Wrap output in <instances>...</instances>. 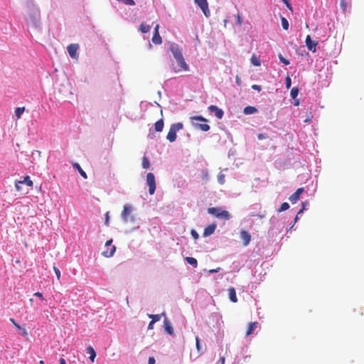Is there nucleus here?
Segmentation results:
<instances>
[{
	"label": "nucleus",
	"mask_w": 364,
	"mask_h": 364,
	"mask_svg": "<svg viewBox=\"0 0 364 364\" xmlns=\"http://www.w3.org/2000/svg\"><path fill=\"white\" fill-rule=\"evenodd\" d=\"M87 352L90 354L89 358H90V361L94 362L95 358L96 357V353H95L94 348L91 346H89L87 348Z\"/></svg>",
	"instance_id": "5701e85b"
},
{
	"label": "nucleus",
	"mask_w": 364,
	"mask_h": 364,
	"mask_svg": "<svg viewBox=\"0 0 364 364\" xmlns=\"http://www.w3.org/2000/svg\"><path fill=\"white\" fill-rule=\"evenodd\" d=\"M294 105H299V102H298V101H297V102H295Z\"/></svg>",
	"instance_id": "69168bd1"
},
{
	"label": "nucleus",
	"mask_w": 364,
	"mask_h": 364,
	"mask_svg": "<svg viewBox=\"0 0 364 364\" xmlns=\"http://www.w3.org/2000/svg\"><path fill=\"white\" fill-rule=\"evenodd\" d=\"M9 321L16 329L21 331L23 336H26L28 335L27 331L24 328H22L18 323H17L14 318H10Z\"/></svg>",
	"instance_id": "f3484780"
},
{
	"label": "nucleus",
	"mask_w": 364,
	"mask_h": 364,
	"mask_svg": "<svg viewBox=\"0 0 364 364\" xmlns=\"http://www.w3.org/2000/svg\"><path fill=\"white\" fill-rule=\"evenodd\" d=\"M18 183H26L29 187H32L33 185V181L30 179V177L28 176H25L23 181H18Z\"/></svg>",
	"instance_id": "bb28decb"
},
{
	"label": "nucleus",
	"mask_w": 364,
	"mask_h": 364,
	"mask_svg": "<svg viewBox=\"0 0 364 364\" xmlns=\"http://www.w3.org/2000/svg\"><path fill=\"white\" fill-rule=\"evenodd\" d=\"M79 49V45L77 43L70 44L67 47V50L72 58L77 59L78 58L77 50Z\"/></svg>",
	"instance_id": "423d86ee"
},
{
	"label": "nucleus",
	"mask_w": 364,
	"mask_h": 364,
	"mask_svg": "<svg viewBox=\"0 0 364 364\" xmlns=\"http://www.w3.org/2000/svg\"><path fill=\"white\" fill-rule=\"evenodd\" d=\"M285 83H286L287 88L289 89L291 87V80L289 75L286 77Z\"/></svg>",
	"instance_id": "58836bf2"
},
{
	"label": "nucleus",
	"mask_w": 364,
	"mask_h": 364,
	"mask_svg": "<svg viewBox=\"0 0 364 364\" xmlns=\"http://www.w3.org/2000/svg\"><path fill=\"white\" fill-rule=\"evenodd\" d=\"M297 219H298V217L296 216V217L295 218L294 222H296V221L297 220Z\"/></svg>",
	"instance_id": "338daca9"
},
{
	"label": "nucleus",
	"mask_w": 364,
	"mask_h": 364,
	"mask_svg": "<svg viewBox=\"0 0 364 364\" xmlns=\"http://www.w3.org/2000/svg\"><path fill=\"white\" fill-rule=\"evenodd\" d=\"M257 137L259 140H262L267 138V134H259Z\"/></svg>",
	"instance_id": "37998d69"
},
{
	"label": "nucleus",
	"mask_w": 364,
	"mask_h": 364,
	"mask_svg": "<svg viewBox=\"0 0 364 364\" xmlns=\"http://www.w3.org/2000/svg\"><path fill=\"white\" fill-rule=\"evenodd\" d=\"M298 94H299V89L297 87H293L291 90L290 95H291V97L292 99H295L298 96Z\"/></svg>",
	"instance_id": "2f4dec72"
},
{
	"label": "nucleus",
	"mask_w": 364,
	"mask_h": 364,
	"mask_svg": "<svg viewBox=\"0 0 364 364\" xmlns=\"http://www.w3.org/2000/svg\"><path fill=\"white\" fill-rule=\"evenodd\" d=\"M208 213L211 215H214L218 219L228 220L230 218V215L228 211L222 210L220 208H208Z\"/></svg>",
	"instance_id": "f03ea898"
},
{
	"label": "nucleus",
	"mask_w": 364,
	"mask_h": 364,
	"mask_svg": "<svg viewBox=\"0 0 364 364\" xmlns=\"http://www.w3.org/2000/svg\"><path fill=\"white\" fill-rule=\"evenodd\" d=\"M121 2L125 5H129V6L135 5V2L134 0H122Z\"/></svg>",
	"instance_id": "4c0bfd02"
},
{
	"label": "nucleus",
	"mask_w": 364,
	"mask_h": 364,
	"mask_svg": "<svg viewBox=\"0 0 364 364\" xmlns=\"http://www.w3.org/2000/svg\"><path fill=\"white\" fill-rule=\"evenodd\" d=\"M257 109L255 107L247 106L245 107L243 113L245 114H252L257 112Z\"/></svg>",
	"instance_id": "4be33fe9"
},
{
	"label": "nucleus",
	"mask_w": 364,
	"mask_h": 364,
	"mask_svg": "<svg viewBox=\"0 0 364 364\" xmlns=\"http://www.w3.org/2000/svg\"><path fill=\"white\" fill-rule=\"evenodd\" d=\"M282 1L284 2V4L290 9V10H292V8L291 6V4L289 3V0H282Z\"/></svg>",
	"instance_id": "a18cd8bd"
},
{
	"label": "nucleus",
	"mask_w": 364,
	"mask_h": 364,
	"mask_svg": "<svg viewBox=\"0 0 364 364\" xmlns=\"http://www.w3.org/2000/svg\"><path fill=\"white\" fill-rule=\"evenodd\" d=\"M194 1L201 9L204 15L208 17L210 16V11L207 0H194Z\"/></svg>",
	"instance_id": "39448f33"
},
{
	"label": "nucleus",
	"mask_w": 364,
	"mask_h": 364,
	"mask_svg": "<svg viewBox=\"0 0 364 364\" xmlns=\"http://www.w3.org/2000/svg\"><path fill=\"white\" fill-rule=\"evenodd\" d=\"M159 26L157 24L156 26V27L154 28V34L159 33Z\"/></svg>",
	"instance_id": "6e6d98bb"
},
{
	"label": "nucleus",
	"mask_w": 364,
	"mask_h": 364,
	"mask_svg": "<svg viewBox=\"0 0 364 364\" xmlns=\"http://www.w3.org/2000/svg\"><path fill=\"white\" fill-rule=\"evenodd\" d=\"M105 250L102 252V255L106 257H112L116 251L114 245H111L109 247H105Z\"/></svg>",
	"instance_id": "2eb2a0df"
},
{
	"label": "nucleus",
	"mask_w": 364,
	"mask_h": 364,
	"mask_svg": "<svg viewBox=\"0 0 364 364\" xmlns=\"http://www.w3.org/2000/svg\"><path fill=\"white\" fill-rule=\"evenodd\" d=\"M304 191V188H298L292 195L290 196L289 197V200L292 203H295L298 201V200L299 199V197H300V195L301 193H303Z\"/></svg>",
	"instance_id": "f8f14e48"
},
{
	"label": "nucleus",
	"mask_w": 364,
	"mask_h": 364,
	"mask_svg": "<svg viewBox=\"0 0 364 364\" xmlns=\"http://www.w3.org/2000/svg\"><path fill=\"white\" fill-rule=\"evenodd\" d=\"M164 327L167 333H168L169 335L173 334V329L171 326V322L167 318H165L164 321Z\"/></svg>",
	"instance_id": "dca6fc26"
},
{
	"label": "nucleus",
	"mask_w": 364,
	"mask_h": 364,
	"mask_svg": "<svg viewBox=\"0 0 364 364\" xmlns=\"http://www.w3.org/2000/svg\"><path fill=\"white\" fill-rule=\"evenodd\" d=\"M218 181L220 183L223 184L224 183V176H219Z\"/></svg>",
	"instance_id": "5fc2aeb1"
},
{
	"label": "nucleus",
	"mask_w": 364,
	"mask_h": 364,
	"mask_svg": "<svg viewBox=\"0 0 364 364\" xmlns=\"http://www.w3.org/2000/svg\"><path fill=\"white\" fill-rule=\"evenodd\" d=\"M155 358L154 357H149L148 364H155Z\"/></svg>",
	"instance_id": "de8ad7c7"
},
{
	"label": "nucleus",
	"mask_w": 364,
	"mask_h": 364,
	"mask_svg": "<svg viewBox=\"0 0 364 364\" xmlns=\"http://www.w3.org/2000/svg\"><path fill=\"white\" fill-rule=\"evenodd\" d=\"M208 109L211 112H214L215 117L218 118V119H222L223 115H224V112L223 111L218 108L217 106L215 105H210L209 107H208Z\"/></svg>",
	"instance_id": "ddd939ff"
},
{
	"label": "nucleus",
	"mask_w": 364,
	"mask_h": 364,
	"mask_svg": "<svg viewBox=\"0 0 364 364\" xmlns=\"http://www.w3.org/2000/svg\"><path fill=\"white\" fill-rule=\"evenodd\" d=\"M289 203H287V202H284V203H283L281 205V206H280V208H279V210H278V211H279V212L284 211V210H286L289 209Z\"/></svg>",
	"instance_id": "f704fd0d"
},
{
	"label": "nucleus",
	"mask_w": 364,
	"mask_h": 364,
	"mask_svg": "<svg viewBox=\"0 0 364 364\" xmlns=\"http://www.w3.org/2000/svg\"><path fill=\"white\" fill-rule=\"evenodd\" d=\"M194 127L196 128H198L203 132H207L210 129V126L205 123L204 124H198V123H196L194 124Z\"/></svg>",
	"instance_id": "b1692460"
},
{
	"label": "nucleus",
	"mask_w": 364,
	"mask_h": 364,
	"mask_svg": "<svg viewBox=\"0 0 364 364\" xmlns=\"http://www.w3.org/2000/svg\"><path fill=\"white\" fill-rule=\"evenodd\" d=\"M29 5L31 7L29 12L30 21L33 26L38 28L40 26V11L33 2H31Z\"/></svg>",
	"instance_id": "f257e3e1"
},
{
	"label": "nucleus",
	"mask_w": 364,
	"mask_h": 364,
	"mask_svg": "<svg viewBox=\"0 0 364 364\" xmlns=\"http://www.w3.org/2000/svg\"><path fill=\"white\" fill-rule=\"evenodd\" d=\"M196 348H198V350H199V348H200V343H199V338L198 337H196Z\"/></svg>",
	"instance_id": "4d7b16f0"
},
{
	"label": "nucleus",
	"mask_w": 364,
	"mask_h": 364,
	"mask_svg": "<svg viewBox=\"0 0 364 364\" xmlns=\"http://www.w3.org/2000/svg\"><path fill=\"white\" fill-rule=\"evenodd\" d=\"M279 59L281 63H284L286 65H288L290 63L289 60L284 58L281 54L279 55Z\"/></svg>",
	"instance_id": "e433bc0d"
},
{
	"label": "nucleus",
	"mask_w": 364,
	"mask_h": 364,
	"mask_svg": "<svg viewBox=\"0 0 364 364\" xmlns=\"http://www.w3.org/2000/svg\"><path fill=\"white\" fill-rule=\"evenodd\" d=\"M73 166L74 168H75L76 170H77L79 171V173L81 175V176H82L84 178H87V176L86 173L82 170V168H81V166H80L79 164L74 163L73 164Z\"/></svg>",
	"instance_id": "412c9836"
},
{
	"label": "nucleus",
	"mask_w": 364,
	"mask_h": 364,
	"mask_svg": "<svg viewBox=\"0 0 364 364\" xmlns=\"http://www.w3.org/2000/svg\"><path fill=\"white\" fill-rule=\"evenodd\" d=\"M236 82H237V85H241L240 79L238 77H236Z\"/></svg>",
	"instance_id": "052dcab7"
},
{
	"label": "nucleus",
	"mask_w": 364,
	"mask_h": 364,
	"mask_svg": "<svg viewBox=\"0 0 364 364\" xmlns=\"http://www.w3.org/2000/svg\"><path fill=\"white\" fill-rule=\"evenodd\" d=\"M34 296L41 299H43V294L41 293V292H36L34 294Z\"/></svg>",
	"instance_id": "3c124183"
},
{
	"label": "nucleus",
	"mask_w": 364,
	"mask_h": 364,
	"mask_svg": "<svg viewBox=\"0 0 364 364\" xmlns=\"http://www.w3.org/2000/svg\"><path fill=\"white\" fill-rule=\"evenodd\" d=\"M25 111V107H17L15 109V115L16 117H17V119H20L22 114Z\"/></svg>",
	"instance_id": "c756f323"
},
{
	"label": "nucleus",
	"mask_w": 364,
	"mask_h": 364,
	"mask_svg": "<svg viewBox=\"0 0 364 364\" xmlns=\"http://www.w3.org/2000/svg\"><path fill=\"white\" fill-rule=\"evenodd\" d=\"M150 166L149 161L147 157L144 156L142 159V166L144 168H148Z\"/></svg>",
	"instance_id": "473e14b6"
},
{
	"label": "nucleus",
	"mask_w": 364,
	"mask_h": 364,
	"mask_svg": "<svg viewBox=\"0 0 364 364\" xmlns=\"http://www.w3.org/2000/svg\"><path fill=\"white\" fill-rule=\"evenodd\" d=\"M162 316H165L164 313L161 314H148V316L151 318V321L154 323L159 321Z\"/></svg>",
	"instance_id": "393cba45"
},
{
	"label": "nucleus",
	"mask_w": 364,
	"mask_h": 364,
	"mask_svg": "<svg viewBox=\"0 0 364 364\" xmlns=\"http://www.w3.org/2000/svg\"><path fill=\"white\" fill-rule=\"evenodd\" d=\"M164 120L160 119L154 124V129L156 132H161L164 128Z\"/></svg>",
	"instance_id": "aec40b11"
},
{
	"label": "nucleus",
	"mask_w": 364,
	"mask_h": 364,
	"mask_svg": "<svg viewBox=\"0 0 364 364\" xmlns=\"http://www.w3.org/2000/svg\"><path fill=\"white\" fill-rule=\"evenodd\" d=\"M112 240H109L106 242L105 243V247H109V246L112 245Z\"/></svg>",
	"instance_id": "603ef678"
},
{
	"label": "nucleus",
	"mask_w": 364,
	"mask_h": 364,
	"mask_svg": "<svg viewBox=\"0 0 364 364\" xmlns=\"http://www.w3.org/2000/svg\"><path fill=\"white\" fill-rule=\"evenodd\" d=\"M108 221H109V216H108V214L107 213V215H106V220H105V224L106 225H108Z\"/></svg>",
	"instance_id": "680f3d73"
},
{
	"label": "nucleus",
	"mask_w": 364,
	"mask_h": 364,
	"mask_svg": "<svg viewBox=\"0 0 364 364\" xmlns=\"http://www.w3.org/2000/svg\"><path fill=\"white\" fill-rule=\"evenodd\" d=\"M39 364H45V362L43 360H40Z\"/></svg>",
	"instance_id": "0e129e2a"
},
{
	"label": "nucleus",
	"mask_w": 364,
	"mask_h": 364,
	"mask_svg": "<svg viewBox=\"0 0 364 364\" xmlns=\"http://www.w3.org/2000/svg\"><path fill=\"white\" fill-rule=\"evenodd\" d=\"M146 183L149 186V193L150 195L154 193L156 190V180L154 173H148L146 175Z\"/></svg>",
	"instance_id": "20e7f679"
},
{
	"label": "nucleus",
	"mask_w": 364,
	"mask_h": 364,
	"mask_svg": "<svg viewBox=\"0 0 364 364\" xmlns=\"http://www.w3.org/2000/svg\"><path fill=\"white\" fill-rule=\"evenodd\" d=\"M240 235V238L242 240L243 245L245 247L247 246L251 240V235L247 230H241Z\"/></svg>",
	"instance_id": "1a4fd4ad"
},
{
	"label": "nucleus",
	"mask_w": 364,
	"mask_h": 364,
	"mask_svg": "<svg viewBox=\"0 0 364 364\" xmlns=\"http://www.w3.org/2000/svg\"><path fill=\"white\" fill-rule=\"evenodd\" d=\"M22 183H18V181H16L15 183L16 191H19L21 190V185Z\"/></svg>",
	"instance_id": "8fccbe9b"
},
{
	"label": "nucleus",
	"mask_w": 364,
	"mask_h": 364,
	"mask_svg": "<svg viewBox=\"0 0 364 364\" xmlns=\"http://www.w3.org/2000/svg\"><path fill=\"white\" fill-rule=\"evenodd\" d=\"M191 119L192 121L193 120H198V121H201V122H207V119H205L204 117H203L202 116H194V117H191Z\"/></svg>",
	"instance_id": "c9c22d12"
},
{
	"label": "nucleus",
	"mask_w": 364,
	"mask_h": 364,
	"mask_svg": "<svg viewBox=\"0 0 364 364\" xmlns=\"http://www.w3.org/2000/svg\"><path fill=\"white\" fill-rule=\"evenodd\" d=\"M185 259L188 264L193 266L194 267H196L198 266V262L196 259H195L194 257H186Z\"/></svg>",
	"instance_id": "cd10ccee"
},
{
	"label": "nucleus",
	"mask_w": 364,
	"mask_h": 364,
	"mask_svg": "<svg viewBox=\"0 0 364 364\" xmlns=\"http://www.w3.org/2000/svg\"><path fill=\"white\" fill-rule=\"evenodd\" d=\"M220 268H217V269H210L208 272L209 273H213V272H218L219 271Z\"/></svg>",
	"instance_id": "13d9d810"
},
{
	"label": "nucleus",
	"mask_w": 364,
	"mask_h": 364,
	"mask_svg": "<svg viewBox=\"0 0 364 364\" xmlns=\"http://www.w3.org/2000/svg\"><path fill=\"white\" fill-rule=\"evenodd\" d=\"M281 21H282V28L284 30H288V28H289V22H288V21L285 18H284V17L282 18Z\"/></svg>",
	"instance_id": "72a5a7b5"
},
{
	"label": "nucleus",
	"mask_w": 364,
	"mask_h": 364,
	"mask_svg": "<svg viewBox=\"0 0 364 364\" xmlns=\"http://www.w3.org/2000/svg\"><path fill=\"white\" fill-rule=\"evenodd\" d=\"M220 363H221V364H224V363H225V358H224V357H222V358H220Z\"/></svg>",
	"instance_id": "e2e57ef3"
},
{
	"label": "nucleus",
	"mask_w": 364,
	"mask_h": 364,
	"mask_svg": "<svg viewBox=\"0 0 364 364\" xmlns=\"http://www.w3.org/2000/svg\"><path fill=\"white\" fill-rule=\"evenodd\" d=\"M151 40L152 42L156 45H159L162 43V39L159 33L154 34Z\"/></svg>",
	"instance_id": "a878e982"
},
{
	"label": "nucleus",
	"mask_w": 364,
	"mask_h": 364,
	"mask_svg": "<svg viewBox=\"0 0 364 364\" xmlns=\"http://www.w3.org/2000/svg\"><path fill=\"white\" fill-rule=\"evenodd\" d=\"M170 50L173 55L175 59L180 58V57L183 56L181 49L177 44H171L170 46Z\"/></svg>",
	"instance_id": "9d476101"
},
{
	"label": "nucleus",
	"mask_w": 364,
	"mask_h": 364,
	"mask_svg": "<svg viewBox=\"0 0 364 364\" xmlns=\"http://www.w3.org/2000/svg\"><path fill=\"white\" fill-rule=\"evenodd\" d=\"M228 293H229L230 300L233 303H236L237 301V298L236 291H235V288L234 287L229 288Z\"/></svg>",
	"instance_id": "a211bd4d"
},
{
	"label": "nucleus",
	"mask_w": 364,
	"mask_h": 364,
	"mask_svg": "<svg viewBox=\"0 0 364 364\" xmlns=\"http://www.w3.org/2000/svg\"><path fill=\"white\" fill-rule=\"evenodd\" d=\"M306 203H307V201L306 202H303L302 203V208L298 212V215L301 214L303 213V211L305 210L306 208Z\"/></svg>",
	"instance_id": "c03bdc74"
},
{
	"label": "nucleus",
	"mask_w": 364,
	"mask_h": 364,
	"mask_svg": "<svg viewBox=\"0 0 364 364\" xmlns=\"http://www.w3.org/2000/svg\"><path fill=\"white\" fill-rule=\"evenodd\" d=\"M236 18H237V24L241 25V23H242V18H241V16H240V15L239 14L237 15Z\"/></svg>",
	"instance_id": "09e8293b"
},
{
	"label": "nucleus",
	"mask_w": 364,
	"mask_h": 364,
	"mask_svg": "<svg viewBox=\"0 0 364 364\" xmlns=\"http://www.w3.org/2000/svg\"><path fill=\"white\" fill-rule=\"evenodd\" d=\"M60 364H66V361L63 358H61L59 360Z\"/></svg>",
	"instance_id": "bf43d9fd"
},
{
	"label": "nucleus",
	"mask_w": 364,
	"mask_h": 364,
	"mask_svg": "<svg viewBox=\"0 0 364 364\" xmlns=\"http://www.w3.org/2000/svg\"><path fill=\"white\" fill-rule=\"evenodd\" d=\"M149 30H150V26L149 25H146L144 23H141V25L139 26V31L142 33H146L149 32Z\"/></svg>",
	"instance_id": "c85d7f7f"
},
{
	"label": "nucleus",
	"mask_w": 364,
	"mask_h": 364,
	"mask_svg": "<svg viewBox=\"0 0 364 364\" xmlns=\"http://www.w3.org/2000/svg\"><path fill=\"white\" fill-rule=\"evenodd\" d=\"M252 88L255 90L260 91L261 90V86L258 85H252Z\"/></svg>",
	"instance_id": "49530a36"
},
{
	"label": "nucleus",
	"mask_w": 364,
	"mask_h": 364,
	"mask_svg": "<svg viewBox=\"0 0 364 364\" xmlns=\"http://www.w3.org/2000/svg\"><path fill=\"white\" fill-rule=\"evenodd\" d=\"M132 206L129 204H126L124 205L123 210L122 212V217L124 221H127L129 219V217L131 215L132 213Z\"/></svg>",
	"instance_id": "9b49d317"
},
{
	"label": "nucleus",
	"mask_w": 364,
	"mask_h": 364,
	"mask_svg": "<svg viewBox=\"0 0 364 364\" xmlns=\"http://www.w3.org/2000/svg\"><path fill=\"white\" fill-rule=\"evenodd\" d=\"M176 61L178 63V65L179 67V68H178V69H176V68H173L174 71L176 73H178V72H179L181 70L186 71V70H188V66L186 64V61H185V60H184L183 56L180 57V58H176Z\"/></svg>",
	"instance_id": "0eeeda50"
},
{
	"label": "nucleus",
	"mask_w": 364,
	"mask_h": 364,
	"mask_svg": "<svg viewBox=\"0 0 364 364\" xmlns=\"http://www.w3.org/2000/svg\"><path fill=\"white\" fill-rule=\"evenodd\" d=\"M250 60L255 66H259L261 65L259 59L255 55H252Z\"/></svg>",
	"instance_id": "7c9ffc66"
},
{
	"label": "nucleus",
	"mask_w": 364,
	"mask_h": 364,
	"mask_svg": "<svg viewBox=\"0 0 364 364\" xmlns=\"http://www.w3.org/2000/svg\"><path fill=\"white\" fill-rule=\"evenodd\" d=\"M53 270L57 277V279L59 280L60 279V272L59 269L54 266Z\"/></svg>",
	"instance_id": "ea45409f"
},
{
	"label": "nucleus",
	"mask_w": 364,
	"mask_h": 364,
	"mask_svg": "<svg viewBox=\"0 0 364 364\" xmlns=\"http://www.w3.org/2000/svg\"><path fill=\"white\" fill-rule=\"evenodd\" d=\"M216 229V225L215 224H210L208 225L203 231V236L204 237H208L214 233L215 230Z\"/></svg>",
	"instance_id": "4468645a"
},
{
	"label": "nucleus",
	"mask_w": 364,
	"mask_h": 364,
	"mask_svg": "<svg viewBox=\"0 0 364 364\" xmlns=\"http://www.w3.org/2000/svg\"><path fill=\"white\" fill-rule=\"evenodd\" d=\"M341 7L345 11L347 8V1L346 0H341L340 2Z\"/></svg>",
	"instance_id": "a19ab883"
},
{
	"label": "nucleus",
	"mask_w": 364,
	"mask_h": 364,
	"mask_svg": "<svg viewBox=\"0 0 364 364\" xmlns=\"http://www.w3.org/2000/svg\"><path fill=\"white\" fill-rule=\"evenodd\" d=\"M155 323L153 322L152 321H151L149 323V326H148V329L151 330V329H153L154 328V324Z\"/></svg>",
	"instance_id": "864d4df0"
},
{
	"label": "nucleus",
	"mask_w": 364,
	"mask_h": 364,
	"mask_svg": "<svg viewBox=\"0 0 364 364\" xmlns=\"http://www.w3.org/2000/svg\"><path fill=\"white\" fill-rule=\"evenodd\" d=\"M191 233L192 237L195 240H197L199 237V235L198 234V232L195 230H192Z\"/></svg>",
	"instance_id": "79ce46f5"
},
{
	"label": "nucleus",
	"mask_w": 364,
	"mask_h": 364,
	"mask_svg": "<svg viewBox=\"0 0 364 364\" xmlns=\"http://www.w3.org/2000/svg\"><path fill=\"white\" fill-rule=\"evenodd\" d=\"M305 43H306V46H307L308 49L312 52H316V46L318 45V42L316 41H313L311 38V36L309 35H308L306 37V41H305Z\"/></svg>",
	"instance_id": "6e6552de"
},
{
	"label": "nucleus",
	"mask_w": 364,
	"mask_h": 364,
	"mask_svg": "<svg viewBox=\"0 0 364 364\" xmlns=\"http://www.w3.org/2000/svg\"><path fill=\"white\" fill-rule=\"evenodd\" d=\"M257 326L258 323L257 321L250 323L248 324L247 330L246 332V336L251 335L257 327Z\"/></svg>",
	"instance_id": "6ab92c4d"
},
{
	"label": "nucleus",
	"mask_w": 364,
	"mask_h": 364,
	"mask_svg": "<svg viewBox=\"0 0 364 364\" xmlns=\"http://www.w3.org/2000/svg\"><path fill=\"white\" fill-rule=\"evenodd\" d=\"M183 127V124L182 122L175 123L171 125L168 134L166 136V139L170 142H173L176 139V132Z\"/></svg>",
	"instance_id": "7ed1b4c3"
}]
</instances>
